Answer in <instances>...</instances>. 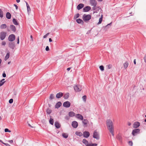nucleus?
Masks as SVG:
<instances>
[{"label": "nucleus", "instance_id": "nucleus-1", "mask_svg": "<svg viewBox=\"0 0 146 146\" xmlns=\"http://www.w3.org/2000/svg\"><path fill=\"white\" fill-rule=\"evenodd\" d=\"M106 125L108 129L111 133L112 136H114V127L113 126V122L111 120L108 119L106 121Z\"/></svg>", "mask_w": 146, "mask_h": 146}, {"label": "nucleus", "instance_id": "nucleus-2", "mask_svg": "<svg viewBox=\"0 0 146 146\" xmlns=\"http://www.w3.org/2000/svg\"><path fill=\"white\" fill-rule=\"evenodd\" d=\"M82 142L86 146H97L98 145L96 143H89L85 139H83Z\"/></svg>", "mask_w": 146, "mask_h": 146}, {"label": "nucleus", "instance_id": "nucleus-3", "mask_svg": "<svg viewBox=\"0 0 146 146\" xmlns=\"http://www.w3.org/2000/svg\"><path fill=\"white\" fill-rule=\"evenodd\" d=\"M91 18V16L90 15L84 14L82 17L83 21L85 22H88Z\"/></svg>", "mask_w": 146, "mask_h": 146}, {"label": "nucleus", "instance_id": "nucleus-4", "mask_svg": "<svg viewBox=\"0 0 146 146\" xmlns=\"http://www.w3.org/2000/svg\"><path fill=\"white\" fill-rule=\"evenodd\" d=\"M7 33L6 32L2 31L0 33V38L1 40H4L6 37Z\"/></svg>", "mask_w": 146, "mask_h": 146}, {"label": "nucleus", "instance_id": "nucleus-5", "mask_svg": "<svg viewBox=\"0 0 146 146\" xmlns=\"http://www.w3.org/2000/svg\"><path fill=\"white\" fill-rule=\"evenodd\" d=\"M74 89L76 92H80L82 90V86L80 85H76L74 86Z\"/></svg>", "mask_w": 146, "mask_h": 146}, {"label": "nucleus", "instance_id": "nucleus-6", "mask_svg": "<svg viewBox=\"0 0 146 146\" xmlns=\"http://www.w3.org/2000/svg\"><path fill=\"white\" fill-rule=\"evenodd\" d=\"M140 130L139 129H135L133 130L132 131V133L133 136L136 135L137 134L139 133Z\"/></svg>", "mask_w": 146, "mask_h": 146}, {"label": "nucleus", "instance_id": "nucleus-7", "mask_svg": "<svg viewBox=\"0 0 146 146\" xmlns=\"http://www.w3.org/2000/svg\"><path fill=\"white\" fill-rule=\"evenodd\" d=\"M15 36L14 34L10 35L8 37V40L10 41H13L15 39Z\"/></svg>", "mask_w": 146, "mask_h": 146}, {"label": "nucleus", "instance_id": "nucleus-8", "mask_svg": "<svg viewBox=\"0 0 146 146\" xmlns=\"http://www.w3.org/2000/svg\"><path fill=\"white\" fill-rule=\"evenodd\" d=\"M90 2L91 5L94 7L96 6L97 3L95 0H90Z\"/></svg>", "mask_w": 146, "mask_h": 146}, {"label": "nucleus", "instance_id": "nucleus-9", "mask_svg": "<svg viewBox=\"0 0 146 146\" xmlns=\"http://www.w3.org/2000/svg\"><path fill=\"white\" fill-rule=\"evenodd\" d=\"M140 124L139 122H135L133 124V127L134 128H137L140 126Z\"/></svg>", "mask_w": 146, "mask_h": 146}, {"label": "nucleus", "instance_id": "nucleus-10", "mask_svg": "<svg viewBox=\"0 0 146 146\" xmlns=\"http://www.w3.org/2000/svg\"><path fill=\"white\" fill-rule=\"evenodd\" d=\"M63 106L65 107L68 108L70 106V103L68 101L65 102L63 104Z\"/></svg>", "mask_w": 146, "mask_h": 146}, {"label": "nucleus", "instance_id": "nucleus-11", "mask_svg": "<svg viewBox=\"0 0 146 146\" xmlns=\"http://www.w3.org/2000/svg\"><path fill=\"white\" fill-rule=\"evenodd\" d=\"M72 125L74 128H76L77 127L78 124L76 121H74L72 122Z\"/></svg>", "mask_w": 146, "mask_h": 146}, {"label": "nucleus", "instance_id": "nucleus-12", "mask_svg": "<svg viewBox=\"0 0 146 146\" xmlns=\"http://www.w3.org/2000/svg\"><path fill=\"white\" fill-rule=\"evenodd\" d=\"M91 9V7L90 6H86L83 9V10L84 12H88Z\"/></svg>", "mask_w": 146, "mask_h": 146}, {"label": "nucleus", "instance_id": "nucleus-13", "mask_svg": "<svg viewBox=\"0 0 146 146\" xmlns=\"http://www.w3.org/2000/svg\"><path fill=\"white\" fill-rule=\"evenodd\" d=\"M76 117L81 120H83V116L80 114H77L76 115Z\"/></svg>", "mask_w": 146, "mask_h": 146}, {"label": "nucleus", "instance_id": "nucleus-14", "mask_svg": "<svg viewBox=\"0 0 146 146\" xmlns=\"http://www.w3.org/2000/svg\"><path fill=\"white\" fill-rule=\"evenodd\" d=\"M84 137H89L90 134L89 133L88 131H85L83 133Z\"/></svg>", "mask_w": 146, "mask_h": 146}, {"label": "nucleus", "instance_id": "nucleus-15", "mask_svg": "<svg viewBox=\"0 0 146 146\" xmlns=\"http://www.w3.org/2000/svg\"><path fill=\"white\" fill-rule=\"evenodd\" d=\"M63 93L62 92H59L58 93H57L56 96V97L57 98H60L63 96Z\"/></svg>", "mask_w": 146, "mask_h": 146}, {"label": "nucleus", "instance_id": "nucleus-16", "mask_svg": "<svg viewBox=\"0 0 146 146\" xmlns=\"http://www.w3.org/2000/svg\"><path fill=\"white\" fill-rule=\"evenodd\" d=\"M84 6V5L83 4H80L77 6V9L78 10H80Z\"/></svg>", "mask_w": 146, "mask_h": 146}, {"label": "nucleus", "instance_id": "nucleus-17", "mask_svg": "<svg viewBox=\"0 0 146 146\" xmlns=\"http://www.w3.org/2000/svg\"><path fill=\"white\" fill-rule=\"evenodd\" d=\"M99 136L98 133L97 131H95L93 133V137H98Z\"/></svg>", "mask_w": 146, "mask_h": 146}, {"label": "nucleus", "instance_id": "nucleus-18", "mask_svg": "<svg viewBox=\"0 0 146 146\" xmlns=\"http://www.w3.org/2000/svg\"><path fill=\"white\" fill-rule=\"evenodd\" d=\"M10 28L11 30L15 32L16 31V28L13 25H11L10 27Z\"/></svg>", "mask_w": 146, "mask_h": 146}, {"label": "nucleus", "instance_id": "nucleus-19", "mask_svg": "<svg viewBox=\"0 0 146 146\" xmlns=\"http://www.w3.org/2000/svg\"><path fill=\"white\" fill-rule=\"evenodd\" d=\"M26 5H27V10L28 12V13H30V11H31V9H30V7L29 5L27 3V2H26Z\"/></svg>", "mask_w": 146, "mask_h": 146}, {"label": "nucleus", "instance_id": "nucleus-20", "mask_svg": "<svg viewBox=\"0 0 146 146\" xmlns=\"http://www.w3.org/2000/svg\"><path fill=\"white\" fill-rule=\"evenodd\" d=\"M62 104L60 102H58L55 105V107L56 108H58L61 106Z\"/></svg>", "mask_w": 146, "mask_h": 146}, {"label": "nucleus", "instance_id": "nucleus-21", "mask_svg": "<svg viewBox=\"0 0 146 146\" xmlns=\"http://www.w3.org/2000/svg\"><path fill=\"white\" fill-rule=\"evenodd\" d=\"M76 21L78 23L81 24H83L84 23L82 19H77Z\"/></svg>", "mask_w": 146, "mask_h": 146}, {"label": "nucleus", "instance_id": "nucleus-22", "mask_svg": "<svg viewBox=\"0 0 146 146\" xmlns=\"http://www.w3.org/2000/svg\"><path fill=\"white\" fill-rule=\"evenodd\" d=\"M75 134L77 136H82L83 135V134L80 132L77 131L76 132Z\"/></svg>", "mask_w": 146, "mask_h": 146}, {"label": "nucleus", "instance_id": "nucleus-23", "mask_svg": "<svg viewBox=\"0 0 146 146\" xmlns=\"http://www.w3.org/2000/svg\"><path fill=\"white\" fill-rule=\"evenodd\" d=\"M6 17L8 19H10L11 17V15L10 13L7 12L6 14Z\"/></svg>", "mask_w": 146, "mask_h": 146}, {"label": "nucleus", "instance_id": "nucleus-24", "mask_svg": "<svg viewBox=\"0 0 146 146\" xmlns=\"http://www.w3.org/2000/svg\"><path fill=\"white\" fill-rule=\"evenodd\" d=\"M69 115L70 117H73L75 115V113L73 111H71L69 112Z\"/></svg>", "mask_w": 146, "mask_h": 146}, {"label": "nucleus", "instance_id": "nucleus-25", "mask_svg": "<svg viewBox=\"0 0 146 146\" xmlns=\"http://www.w3.org/2000/svg\"><path fill=\"white\" fill-rule=\"evenodd\" d=\"M55 127L57 128H59L60 127V125L59 123L57 122H56L55 123Z\"/></svg>", "mask_w": 146, "mask_h": 146}, {"label": "nucleus", "instance_id": "nucleus-26", "mask_svg": "<svg viewBox=\"0 0 146 146\" xmlns=\"http://www.w3.org/2000/svg\"><path fill=\"white\" fill-rule=\"evenodd\" d=\"M7 27V25L6 24H2L0 26V28L1 29H4Z\"/></svg>", "mask_w": 146, "mask_h": 146}, {"label": "nucleus", "instance_id": "nucleus-27", "mask_svg": "<svg viewBox=\"0 0 146 146\" xmlns=\"http://www.w3.org/2000/svg\"><path fill=\"white\" fill-rule=\"evenodd\" d=\"M9 57V53H7L5 57V60H7Z\"/></svg>", "mask_w": 146, "mask_h": 146}, {"label": "nucleus", "instance_id": "nucleus-28", "mask_svg": "<svg viewBox=\"0 0 146 146\" xmlns=\"http://www.w3.org/2000/svg\"><path fill=\"white\" fill-rule=\"evenodd\" d=\"M102 18H103V15H102L101 17H100L99 19V21L98 23V24H100L102 22Z\"/></svg>", "mask_w": 146, "mask_h": 146}, {"label": "nucleus", "instance_id": "nucleus-29", "mask_svg": "<svg viewBox=\"0 0 146 146\" xmlns=\"http://www.w3.org/2000/svg\"><path fill=\"white\" fill-rule=\"evenodd\" d=\"M129 63L128 62H126L124 64V67L125 68H126L128 66Z\"/></svg>", "mask_w": 146, "mask_h": 146}, {"label": "nucleus", "instance_id": "nucleus-30", "mask_svg": "<svg viewBox=\"0 0 146 146\" xmlns=\"http://www.w3.org/2000/svg\"><path fill=\"white\" fill-rule=\"evenodd\" d=\"M13 22L14 24L16 25H18V23L16 19H13Z\"/></svg>", "mask_w": 146, "mask_h": 146}, {"label": "nucleus", "instance_id": "nucleus-31", "mask_svg": "<svg viewBox=\"0 0 146 146\" xmlns=\"http://www.w3.org/2000/svg\"><path fill=\"white\" fill-rule=\"evenodd\" d=\"M69 96V94L68 93L66 94L64 96V97L65 99H68Z\"/></svg>", "mask_w": 146, "mask_h": 146}, {"label": "nucleus", "instance_id": "nucleus-32", "mask_svg": "<svg viewBox=\"0 0 146 146\" xmlns=\"http://www.w3.org/2000/svg\"><path fill=\"white\" fill-rule=\"evenodd\" d=\"M82 122L84 125H86L87 124L88 121L86 119H84L83 120Z\"/></svg>", "mask_w": 146, "mask_h": 146}, {"label": "nucleus", "instance_id": "nucleus-33", "mask_svg": "<svg viewBox=\"0 0 146 146\" xmlns=\"http://www.w3.org/2000/svg\"><path fill=\"white\" fill-rule=\"evenodd\" d=\"M3 16V12L2 10L0 9V17L1 18H2Z\"/></svg>", "mask_w": 146, "mask_h": 146}, {"label": "nucleus", "instance_id": "nucleus-34", "mask_svg": "<svg viewBox=\"0 0 146 146\" xmlns=\"http://www.w3.org/2000/svg\"><path fill=\"white\" fill-rule=\"evenodd\" d=\"M52 111L49 109H47L46 110L47 113L48 114H50L51 112Z\"/></svg>", "mask_w": 146, "mask_h": 146}, {"label": "nucleus", "instance_id": "nucleus-35", "mask_svg": "<svg viewBox=\"0 0 146 146\" xmlns=\"http://www.w3.org/2000/svg\"><path fill=\"white\" fill-rule=\"evenodd\" d=\"M49 122L50 124L52 125H53L54 123V120L52 118H50L49 120Z\"/></svg>", "mask_w": 146, "mask_h": 146}, {"label": "nucleus", "instance_id": "nucleus-36", "mask_svg": "<svg viewBox=\"0 0 146 146\" xmlns=\"http://www.w3.org/2000/svg\"><path fill=\"white\" fill-rule=\"evenodd\" d=\"M62 136L63 137H68V134L67 133H62Z\"/></svg>", "mask_w": 146, "mask_h": 146}, {"label": "nucleus", "instance_id": "nucleus-37", "mask_svg": "<svg viewBox=\"0 0 146 146\" xmlns=\"http://www.w3.org/2000/svg\"><path fill=\"white\" fill-rule=\"evenodd\" d=\"M54 98V95L53 94H51L50 95V100L53 99Z\"/></svg>", "mask_w": 146, "mask_h": 146}, {"label": "nucleus", "instance_id": "nucleus-38", "mask_svg": "<svg viewBox=\"0 0 146 146\" xmlns=\"http://www.w3.org/2000/svg\"><path fill=\"white\" fill-rule=\"evenodd\" d=\"M79 16V14H77L76 15H75L74 16V18L76 19L77 18H78Z\"/></svg>", "mask_w": 146, "mask_h": 146}, {"label": "nucleus", "instance_id": "nucleus-39", "mask_svg": "<svg viewBox=\"0 0 146 146\" xmlns=\"http://www.w3.org/2000/svg\"><path fill=\"white\" fill-rule=\"evenodd\" d=\"M107 66L108 67V69H110L112 67V65L111 64H109L108 65H107Z\"/></svg>", "mask_w": 146, "mask_h": 146}, {"label": "nucleus", "instance_id": "nucleus-40", "mask_svg": "<svg viewBox=\"0 0 146 146\" xmlns=\"http://www.w3.org/2000/svg\"><path fill=\"white\" fill-rule=\"evenodd\" d=\"M100 68L102 71H103L104 70V67L103 66H101L99 67Z\"/></svg>", "mask_w": 146, "mask_h": 146}, {"label": "nucleus", "instance_id": "nucleus-41", "mask_svg": "<svg viewBox=\"0 0 146 146\" xmlns=\"http://www.w3.org/2000/svg\"><path fill=\"white\" fill-rule=\"evenodd\" d=\"M82 98L84 101L85 102L86 99V96H83Z\"/></svg>", "mask_w": 146, "mask_h": 146}, {"label": "nucleus", "instance_id": "nucleus-42", "mask_svg": "<svg viewBox=\"0 0 146 146\" xmlns=\"http://www.w3.org/2000/svg\"><path fill=\"white\" fill-rule=\"evenodd\" d=\"M5 132H11V131L7 128H6L5 129Z\"/></svg>", "mask_w": 146, "mask_h": 146}, {"label": "nucleus", "instance_id": "nucleus-43", "mask_svg": "<svg viewBox=\"0 0 146 146\" xmlns=\"http://www.w3.org/2000/svg\"><path fill=\"white\" fill-rule=\"evenodd\" d=\"M128 144L130 146H132L133 145V143L132 141H129L128 142Z\"/></svg>", "mask_w": 146, "mask_h": 146}, {"label": "nucleus", "instance_id": "nucleus-44", "mask_svg": "<svg viewBox=\"0 0 146 146\" xmlns=\"http://www.w3.org/2000/svg\"><path fill=\"white\" fill-rule=\"evenodd\" d=\"M49 34V33H47L46 35H45L43 36V38H46Z\"/></svg>", "mask_w": 146, "mask_h": 146}, {"label": "nucleus", "instance_id": "nucleus-45", "mask_svg": "<svg viewBox=\"0 0 146 146\" xmlns=\"http://www.w3.org/2000/svg\"><path fill=\"white\" fill-rule=\"evenodd\" d=\"M5 82V81H4V82H1V81L0 82V87L3 85L4 83Z\"/></svg>", "mask_w": 146, "mask_h": 146}, {"label": "nucleus", "instance_id": "nucleus-46", "mask_svg": "<svg viewBox=\"0 0 146 146\" xmlns=\"http://www.w3.org/2000/svg\"><path fill=\"white\" fill-rule=\"evenodd\" d=\"M13 100L12 99H10L9 101V102L10 104H11L13 102Z\"/></svg>", "mask_w": 146, "mask_h": 146}, {"label": "nucleus", "instance_id": "nucleus-47", "mask_svg": "<svg viewBox=\"0 0 146 146\" xmlns=\"http://www.w3.org/2000/svg\"><path fill=\"white\" fill-rule=\"evenodd\" d=\"M2 143L5 145H6V146H11L8 143H5L3 142H2Z\"/></svg>", "mask_w": 146, "mask_h": 146}, {"label": "nucleus", "instance_id": "nucleus-48", "mask_svg": "<svg viewBox=\"0 0 146 146\" xmlns=\"http://www.w3.org/2000/svg\"><path fill=\"white\" fill-rule=\"evenodd\" d=\"M45 49L47 51H48L49 50V49L48 46H46Z\"/></svg>", "mask_w": 146, "mask_h": 146}, {"label": "nucleus", "instance_id": "nucleus-49", "mask_svg": "<svg viewBox=\"0 0 146 146\" xmlns=\"http://www.w3.org/2000/svg\"><path fill=\"white\" fill-rule=\"evenodd\" d=\"M143 59H144L145 62H146V55H145L144 56V57L143 58Z\"/></svg>", "mask_w": 146, "mask_h": 146}, {"label": "nucleus", "instance_id": "nucleus-50", "mask_svg": "<svg viewBox=\"0 0 146 146\" xmlns=\"http://www.w3.org/2000/svg\"><path fill=\"white\" fill-rule=\"evenodd\" d=\"M3 77H5L6 76V74L5 73H4L3 74Z\"/></svg>", "mask_w": 146, "mask_h": 146}, {"label": "nucleus", "instance_id": "nucleus-51", "mask_svg": "<svg viewBox=\"0 0 146 146\" xmlns=\"http://www.w3.org/2000/svg\"><path fill=\"white\" fill-rule=\"evenodd\" d=\"M6 44V43L4 41H3L2 42V44L3 45H5V44Z\"/></svg>", "mask_w": 146, "mask_h": 146}, {"label": "nucleus", "instance_id": "nucleus-52", "mask_svg": "<svg viewBox=\"0 0 146 146\" xmlns=\"http://www.w3.org/2000/svg\"><path fill=\"white\" fill-rule=\"evenodd\" d=\"M19 37L18 36L17 38V43L18 44H19Z\"/></svg>", "mask_w": 146, "mask_h": 146}, {"label": "nucleus", "instance_id": "nucleus-53", "mask_svg": "<svg viewBox=\"0 0 146 146\" xmlns=\"http://www.w3.org/2000/svg\"><path fill=\"white\" fill-rule=\"evenodd\" d=\"M9 142L11 143H12L13 142V141L12 140L9 141Z\"/></svg>", "mask_w": 146, "mask_h": 146}, {"label": "nucleus", "instance_id": "nucleus-54", "mask_svg": "<svg viewBox=\"0 0 146 146\" xmlns=\"http://www.w3.org/2000/svg\"><path fill=\"white\" fill-rule=\"evenodd\" d=\"M14 6L15 7L16 9H18V6L15 4H14Z\"/></svg>", "mask_w": 146, "mask_h": 146}, {"label": "nucleus", "instance_id": "nucleus-55", "mask_svg": "<svg viewBox=\"0 0 146 146\" xmlns=\"http://www.w3.org/2000/svg\"><path fill=\"white\" fill-rule=\"evenodd\" d=\"M133 62H134V64H136V59H135L134 60Z\"/></svg>", "mask_w": 146, "mask_h": 146}, {"label": "nucleus", "instance_id": "nucleus-56", "mask_svg": "<svg viewBox=\"0 0 146 146\" xmlns=\"http://www.w3.org/2000/svg\"><path fill=\"white\" fill-rule=\"evenodd\" d=\"M14 94L16 96L17 95V93L16 92V91H15L14 92Z\"/></svg>", "mask_w": 146, "mask_h": 146}, {"label": "nucleus", "instance_id": "nucleus-57", "mask_svg": "<svg viewBox=\"0 0 146 146\" xmlns=\"http://www.w3.org/2000/svg\"><path fill=\"white\" fill-rule=\"evenodd\" d=\"M30 37H31V41H33V36H32V35H31V36H30Z\"/></svg>", "mask_w": 146, "mask_h": 146}, {"label": "nucleus", "instance_id": "nucleus-58", "mask_svg": "<svg viewBox=\"0 0 146 146\" xmlns=\"http://www.w3.org/2000/svg\"><path fill=\"white\" fill-rule=\"evenodd\" d=\"M128 125L129 126H130L131 125V123L130 122H128Z\"/></svg>", "mask_w": 146, "mask_h": 146}, {"label": "nucleus", "instance_id": "nucleus-59", "mask_svg": "<svg viewBox=\"0 0 146 146\" xmlns=\"http://www.w3.org/2000/svg\"><path fill=\"white\" fill-rule=\"evenodd\" d=\"M117 139L120 141L121 140V137H118Z\"/></svg>", "mask_w": 146, "mask_h": 146}, {"label": "nucleus", "instance_id": "nucleus-60", "mask_svg": "<svg viewBox=\"0 0 146 146\" xmlns=\"http://www.w3.org/2000/svg\"><path fill=\"white\" fill-rule=\"evenodd\" d=\"M49 40L50 42H51L52 41V40L51 38H49Z\"/></svg>", "mask_w": 146, "mask_h": 146}, {"label": "nucleus", "instance_id": "nucleus-61", "mask_svg": "<svg viewBox=\"0 0 146 146\" xmlns=\"http://www.w3.org/2000/svg\"><path fill=\"white\" fill-rule=\"evenodd\" d=\"M70 68H67V70L68 71H69L70 70Z\"/></svg>", "mask_w": 146, "mask_h": 146}, {"label": "nucleus", "instance_id": "nucleus-62", "mask_svg": "<svg viewBox=\"0 0 146 146\" xmlns=\"http://www.w3.org/2000/svg\"><path fill=\"white\" fill-rule=\"evenodd\" d=\"M16 1L17 3H19L20 2V0H16Z\"/></svg>", "mask_w": 146, "mask_h": 146}, {"label": "nucleus", "instance_id": "nucleus-63", "mask_svg": "<svg viewBox=\"0 0 146 146\" xmlns=\"http://www.w3.org/2000/svg\"><path fill=\"white\" fill-rule=\"evenodd\" d=\"M5 80V79H2V80H1V82H4V81H3L4 80Z\"/></svg>", "mask_w": 146, "mask_h": 146}, {"label": "nucleus", "instance_id": "nucleus-64", "mask_svg": "<svg viewBox=\"0 0 146 146\" xmlns=\"http://www.w3.org/2000/svg\"><path fill=\"white\" fill-rule=\"evenodd\" d=\"M1 119H2L1 117L0 116V121L1 120Z\"/></svg>", "mask_w": 146, "mask_h": 146}]
</instances>
